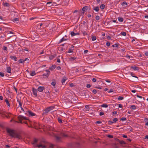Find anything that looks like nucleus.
Segmentation results:
<instances>
[{"label": "nucleus", "instance_id": "obj_1", "mask_svg": "<svg viewBox=\"0 0 148 148\" xmlns=\"http://www.w3.org/2000/svg\"><path fill=\"white\" fill-rule=\"evenodd\" d=\"M7 133L9 134V135L12 138H15L20 139L21 136L17 133L15 132V130L7 128L6 130Z\"/></svg>", "mask_w": 148, "mask_h": 148}, {"label": "nucleus", "instance_id": "obj_2", "mask_svg": "<svg viewBox=\"0 0 148 148\" xmlns=\"http://www.w3.org/2000/svg\"><path fill=\"white\" fill-rule=\"evenodd\" d=\"M18 119L19 121H14V122L16 123H20L21 124L23 123V122H22V121L23 120L25 119V120H29V121H30L29 120V119L27 118L26 117H24L22 115H19L18 116Z\"/></svg>", "mask_w": 148, "mask_h": 148}, {"label": "nucleus", "instance_id": "obj_3", "mask_svg": "<svg viewBox=\"0 0 148 148\" xmlns=\"http://www.w3.org/2000/svg\"><path fill=\"white\" fill-rule=\"evenodd\" d=\"M54 106H50L47 108L45 109L42 114V115H47V113L51 110H52L54 108Z\"/></svg>", "mask_w": 148, "mask_h": 148}, {"label": "nucleus", "instance_id": "obj_4", "mask_svg": "<svg viewBox=\"0 0 148 148\" xmlns=\"http://www.w3.org/2000/svg\"><path fill=\"white\" fill-rule=\"evenodd\" d=\"M130 74L131 75L132 77L130 78L131 80L133 82H137L138 80V77L135 76L134 74L132 72H131Z\"/></svg>", "mask_w": 148, "mask_h": 148}, {"label": "nucleus", "instance_id": "obj_5", "mask_svg": "<svg viewBox=\"0 0 148 148\" xmlns=\"http://www.w3.org/2000/svg\"><path fill=\"white\" fill-rule=\"evenodd\" d=\"M25 114L28 115L29 116H36V115L33 112L30 110L27 111Z\"/></svg>", "mask_w": 148, "mask_h": 148}, {"label": "nucleus", "instance_id": "obj_6", "mask_svg": "<svg viewBox=\"0 0 148 148\" xmlns=\"http://www.w3.org/2000/svg\"><path fill=\"white\" fill-rule=\"evenodd\" d=\"M46 71L47 72V73L46 74H43L42 75L43 78H48V76L50 74V72L48 70H46Z\"/></svg>", "mask_w": 148, "mask_h": 148}, {"label": "nucleus", "instance_id": "obj_7", "mask_svg": "<svg viewBox=\"0 0 148 148\" xmlns=\"http://www.w3.org/2000/svg\"><path fill=\"white\" fill-rule=\"evenodd\" d=\"M56 3H55L54 2L49 1L47 2L46 4L48 6L51 7V6L54 5H55Z\"/></svg>", "mask_w": 148, "mask_h": 148}, {"label": "nucleus", "instance_id": "obj_8", "mask_svg": "<svg viewBox=\"0 0 148 148\" xmlns=\"http://www.w3.org/2000/svg\"><path fill=\"white\" fill-rule=\"evenodd\" d=\"M88 7L87 6H85L82 9V11L83 12L81 13V15H83L84 14L85 12L86 11L88 10Z\"/></svg>", "mask_w": 148, "mask_h": 148}, {"label": "nucleus", "instance_id": "obj_9", "mask_svg": "<svg viewBox=\"0 0 148 148\" xmlns=\"http://www.w3.org/2000/svg\"><path fill=\"white\" fill-rule=\"evenodd\" d=\"M32 91L35 97L37 96V92H38V90L35 88L34 87L32 88Z\"/></svg>", "mask_w": 148, "mask_h": 148}, {"label": "nucleus", "instance_id": "obj_10", "mask_svg": "<svg viewBox=\"0 0 148 148\" xmlns=\"http://www.w3.org/2000/svg\"><path fill=\"white\" fill-rule=\"evenodd\" d=\"M6 72L8 73H10V74H8V75H10L11 73V68L10 66H8L7 67L6 69Z\"/></svg>", "mask_w": 148, "mask_h": 148}, {"label": "nucleus", "instance_id": "obj_11", "mask_svg": "<svg viewBox=\"0 0 148 148\" xmlns=\"http://www.w3.org/2000/svg\"><path fill=\"white\" fill-rule=\"evenodd\" d=\"M45 89L44 86H40L38 87L37 90L40 92H42Z\"/></svg>", "mask_w": 148, "mask_h": 148}, {"label": "nucleus", "instance_id": "obj_12", "mask_svg": "<svg viewBox=\"0 0 148 148\" xmlns=\"http://www.w3.org/2000/svg\"><path fill=\"white\" fill-rule=\"evenodd\" d=\"M56 140L57 142H60L61 141V138L60 137L56 135L55 136Z\"/></svg>", "mask_w": 148, "mask_h": 148}, {"label": "nucleus", "instance_id": "obj_13", "mask_svg": "<svg viewBox=\"0 0 148 148\" xmlns=\"http://www.w3.org/2000/svg\"><path fill=\"white\" fill-rule=\"evenodd\" d=\"M60 135L63 137H69V136L67 134H66L65 133L63 132L60 133Z\"/></svg>", "mask_w": 148, "mask_h": 148}, {"label": "nucleus", "instance_id": "obj_14", "mask_svg": "<svg viewBox=\"0 0 148 148\" xmlns=\"http://www.w3.org/2000/svg\"><path fill=\"white\" fill-rule=\"evenodd\" d=\"M70 34L71 36H73L77 35H79L80 34L79 33H75L73 32H70Z\"/></svg>", "mask_w": 148, "mask_h": 148}, {"label": "nucleus", "instance_id": "obj_15", "mask_svg": "<svg viewBox=\"0 0 148 148\" xmlns=\"http://www.w3.org/2000/svg\"><path fill=\"white\" fill-rule=\"evenodd\" d=\"M55 79H53L52 81H53L51 83V85L53 86L54 88H56V82L55 81Z\"/></svg>", "mask_w": 148, "mask_h": 148}, {"label": "nucleus", "instance_id": "obj_16", "mask_svg": "<svg viewBox=\"0 0 148 148\" xmlns=\"http://www.w3.org/2000/svg\"><path fill=\"white\" fill-rule=\"evenodd\" d=\"M56 65H53L50 67L49 69L50 70L52 71H53L56 68Z\"/></svg>", "mask_w": 148, "mask_h": 148}, {"label": "nucleus", "instance_id": "obj_17", "mask_svg": "<svg viewBox=\"0 0 148 148\" xmlns=\"http://www.w3.org/2000/svg\"><path fill=\"white\" fill-rule=\"evenodd\" d=\"M56 56V54H54L53 55H51L49 56V58L50 60H52Z\"/></svg>", "mask_w": 148, "mask_h": 148}, {"label": "nucleus", "instance_id": "obj_18", "mask_svg": "<svg viewBox=\"0 0 148 148\" xmlns=\"http://www.w3.org/2000/svg\"><path fill=\"white\" fill-rule=\"evenodd\" d=\"M3 5L5 7H9L10 6L9 4V3L4 2H3Z\"/></svg>", "mask_w": 148, "mask_h": 148}, {"label": "nucleus", "instance_id": "obj_19", "mask_svg": "<svg viewBox=\"0 0 148 148\" xmlns=\"http://www.w3.org/2000/svg\"><path fill=\"white\" fill-rule=\"evenodd\" d=\"M17 101L19 103V106H18V107H21V106H22V103L21 101L19 99L17 98Z\"/></svg>", "mask_w": 148, "mask_h": 148}, {"label": "nucleus", "instance_id": "obj_20", "mask_svg": "<svg viewBox=\"0 0 148 148\" xmlns=\"http://www.w3.org/2000/svg\"><path fill=\"white\" fill-rule=\"evenodd\" d=\"M10 58L12 60H14L15 61H17V59L16 56H10Z\"/></svg>", "mask_w": 148, "mask_h": 148}, {"label": "nucleus", "instance_id": "obj_21", "mask_svg": "<svg viewBox=\"0 0 148 148\" xmlns=\"http://www.w3.org/2000/svg\"><path fill=\"white\" fill-rule=\"evenodd\" d=\"M35 147H41L42 148H46V146L45 145H43L42 144H40L38 145H37L36 146H35Z\"/></svg>", "mask_w": 148, "mask_h": 148}, {"label": "nucleus", "instance_id": "obj_22", "mask_svg": "<svg viewBox=\"0 0 148 148\" xmlns=\"http://www.w3.org/2000/svg\"><path fill=\"white\" fill-rule=\"evenodd\" d=\"M5 102L7 105L9 107L10 106V104L9 103V102L8 101V99L7 98H6V99L5 100Z\"/></svg>", "mask_w": 148, "mask_h": 148}, {"label": "nucleus", "instance_id": "obj_23", "mask_svg": "<svg viewBox=\"0 0 148 148\" xmlns=\"http://www.w3.org/2000/svg\"><path fill=\"white\" fill-rule=\"evenodd\" d=\"M118 20L119 22H122L123 21V18L122 17H119L118 18Z\"/></svg>", "mask_w": 148, "mask_h": 148}, {"label": "nucleus", "instance_id": "obj_24", "mask_svg": "<svg viewBox=\"0 0 148 148\" xmlns=\"http://www.w3.org/2000/svg\"><path fill=\"white\" fill-rule=\"evenodd\" d=\"M131 68L134 71L138 70L139 69V68L137 66H132Z\"/></svg>", "mask_w": 148, "mask_h": 148}, {"label": "nucleus", "instance_id": "obj_25", "mask_svg": "<svg viewBox=\"0 0 148 148\" xmlns=\"http://www.w3.org/2000/svg\"><path fill=\"white\" fill-rule=\"evenodd\" d=\"M66 78L65 77H64L62 78V79L61 82L63 84L65 82V81H66Z\"/></svg>", "mask_w": 148, "mask_h": 148}, {"label": "nucleus", "instance_id": "obj_26", "mask_svg": "<svg viewBox=\"0 0 148 148\" xmlns=\"http://www.w3.org/2000/svg\"><path fill=\"white\" fill-rule=\"evenodd\" d=\"M36 73L35 71H33L32 72V73L30 74V75L32 76H33L36 75Z\"/></svg>", "mask_w": 148, "mask_h": 148}, {"label": "nucleus", "instance_id": "obj_27", "mask_svg": "<svg viewBox=\"0 0 148 148\" xmlns=\"http://www.w3.org/2000/svg\"><path fill=\"white\" fill-rule=\"evenodd\" d=\"M105 7V5L104 4H102L100 6V8L101 9V10H103L104 9Z\"/></svg>", "mask_w": 148, "mask_h": 148}, {"label": "nucleus", "instance_id": "obj_28", "mask_svg": "<svg viewBox=\"0 0 148 148\" xmlns=\"http://www.w3.org/2000/svg\"><path fill=\"white\" fill-rule=\"evenodd\" d=\"M93 9L96 12H98L99 10V8L98 6H96Z\"/></svg>", "mask_w": 148, "mask_h": 148}, {"label": "nucleus", "instance_id": "obj_29", "mask_svg": "<svg viewBox=\"0 0 148 148\" xmlns=\"http://www.w3.org/2000/svg\"><path fill=\"white\" fill-rule=\"evenodd\" d=\"M66 40V39L64 37H63L61 40H60L59 42V43H61L63 41Z\"/></svg>", "mask_w": 148, "mask_h": 148}, {"label": "nucleus", "instance_id": "obj_30", "mask_svg": "<svg viewBox=\"0 0 148 148\" xmlns=\"http://www.w3.org/2000/svg\"><path fill=\"white\" fill-rule=\"evenodd\" d=\"M119 142L121 144H126V143L123 140H120V141H119Z\"/></svg>", "mask_w": 148, "mask_h": 148}, {"label": "nucleus", "instance_id": "obj_31", "mask_svg": "<svg viewBox=\"0 0 148 148\" xmlns=\"http://www.w3.org/2000/svg\"><path fill=\"white\" fill-rule=\"evenodd\" d=\"M101 107L106 108L108 107V105L106 103H104L101 106Z\"/></svg>", "mask_w": 148, "mask_h": 148}, {"label": "nucleus", "instance_id": "obj_32", "mask_svg": "<svg viewBox=\"0 0 148 148\" xmlns=\"http://www.w3.org/2000/svg\"><path fill=\"white\" fill-rule=\"evenodd\" d=\"M24 62V60H23V59H20V60H19L18 61V63L20 64H21V63H23V62Z\"/></svg>", "mask_w": 148, "mask_h": 148}, {"label": "nucleus", "instance_id": "obj_33", "mask_svg": "<svg viewBox=\"0 0 148 148\" xmlns=\"http://www.w3.org/2000/svg\"><path fill=\"white\" fill-rule=\"evenodd\" d=\"M130 108L132 110H135L136 108V107L135 106L133 105L131 106Z\"/></svg>", "mask_w": 148, "mask_h": 148}, {"label": "nucleus", "instance_id": "obj_34", "mask_svg": "<svg viewBox=\"0 0 148 148\" xmlns=\"http://www.w3.org/2000/svg\"><path fill=\"white\" fill-rule=\"evenodd\" d=\"M58 121L59 123H62V120L60 119V117H58Z\"/></svg>", "mask_w": 148, "mask_h": 148}, {"label": "nucleus", "instance_id": "obj_35", "mask_svg": "<svg viewBox=\"0 0 148 148\" xmlns=\"http://www.w3.org/2000/svg\"><path fill=\"white\" fill-rule=\"evenodd\" d=\"M127 4V3L125 2H123L121 3V5L122 6H125Z\"/></svg>", "mask_w": 148, "mask_h": 148}, {"label": "nucleus", "instance_id": "obj_36", "mask_svg": "<svg viewBox=\"0 0 148 148\" xmlns=\"http://www.w3.org/2000/svg\"><path fill=\"white\" fill-rule=\"evenodd\" d=\"M76 59V58L74 57H72L71 58H69V60L70 61H73L75 60Z\"/></svg>", "mask_w": 148, "mask_h": 148}, {"label": "nucleus", "instance_id": "obj_37", "mask_svg": "<svg viewBox=\"0 0 148 148\" xmlns=\"http://www.w3.org/2000/svg\"><path fill=\"white\" fill-rule=\"evenodd\" d=\"M120 34L123 36H126V33L125 32H122Z\"/></svg>", "mask_w": 148, "mask_h": 148}, {"label": "nucleus", "instance_id": "obj_38", "mask_svg": "<svg viewBox=\"0 0 148 148\" xmlns=\"http://www.w3.org/2000/svg\"><path fill=\"white\" fill-rule=\"evenodd\" d=\"M127 120V119L126 118L124 117H123L120 119V121H126Z\"/></svg>", "mask_w": 148, "mask_h": 148}, {"label": "nucleus", "instance_id": "obj_39", "mask_svg": "<svg viewBox=\"0 0 148 148\" xmlns=\"http://www.w3.org/2000/svg\"><path fill=\"white\" fill-rule=\"evenodd\" d=\"M117 99L118 100H121L124 99V97H123L119 96Z\"/></svg>", "mask_w": 148, "mask_h": 148}, {"label": "nucleus", "instance_id": "obj_40", "mask_svg": "<svg viewBox=\"0 0 148 148\" xmlns=\"http://www.w3.org/2000/svg\"><path fill=\"white\" fill-rule=\"evenodd\" d=\"M37 142L38 140L36 138H34L33 144H35Z\"/></svg>", "mask_w": 148, "mask_h": 148}, {"label": "nucleus", "instance_id": "obj_41", "mask_svg": "<svg viewBox=\"0 0 148 148\" xmlns=\"http://www.w3.org/2000/svg\"><path fill=\"white\" fill-rule=\"evenodd\" d=\"M92 40L93 41L95 40L96 39V37L95 36H92L91 37Z\"/></svg>", "mask_w": 148, "mask_h": 148}, {"label": "nucleus", "instance_id": "obj_42", "mask_svg": "<svg viewBox=\"0 0 148 148\" xmlns=\"http://www.w3.org/2000/svg\"><path fill=\"white\" fill-rule=\"evenodd\" d=\"M75 146L77 147H79L80 146V144L79 143L76 142L75 143Z\"/></svg>", "mask_w": 148, "mask_h": 148}, {"label": "nucleus", "instance_id": "obj_43", "mask_svg": "<svg viewBox=\"0 0 148 148\" xmlns=\"http://www.w3.org/2000/svg\"><path fill=\"white\" fill-rule=\"evenodd\" d=\"M3 49L4 50H5L6 51H7V50H8V48H7V47H6L5 46H3Z\"/></svg>", "mask_w": 148, "mask_h": 148}, {"label": "nucleus", "instance_id": "obj_44", "mask_svg": "<svg viewBox=\"0 0 148 148\" xmlns=\"http://www.w3.org/2000/svg\"><path fill=\"white\" fill-rule=\"evenodd\" d=\"M118 121V119L117 118H115L113 119V121L114 123H116V122Z\"/></svg>", "mask_w": 148, "mask_h": 148}, {"label": "nucleus", "instance_id": "obj_45", "mask_svg": "<svg viewBox=\"0 0 148 148\" xmlns=\"http://www.w3.org/2000/svg\"><path fill=\"white\" fill-rule=\"evenodd\" d=\"M107 136L108 137V138H113V135H108Z\"/></svg>", "mask_w": 148, "mask_h": 148}, {"label": "nucleus", "instance_id": "obj_46", "mask_svg": "<svg viewBox=\"0 0 148 148\" xmlns=\"http://www.w3.org/2000/svg\"><path fill=\"white\" fill-rule=\"evenodd\" d=\"M4 76V73L3 72H0V76L2 77H3Z\"/></svg>", "mask_w": 148, "mask_h": 148}, {"label": "nucleus", "instance_id": "obj_47", "mask_svg": "<svg viewBox=\"0 0 148 148\" xmlns=\"http://www.w3.org/2000/svg\"><path fill=\"white\" fill-rule=\"evenodd\" d=\"M108 124L109 125H111L112 123H113L114 122L113 121H108Z\"/></svg>", "mask_w": 148, "mask_h": 148}, {"label": "nucleus", "instance_id": "obj_48", "mask_svg": "<svg viewBox=\"0 0 148 148\" xmlns=\"http://www.w3.org/2000/svg\"><path fill=\"white\" fill-rule=\"evenodd\" d=\"M137 97H138V98H141V99H142V98H143V99L144 100H145V98H144V97H143L140 96V95H137Z\"/></svg>", "mask_w": 148, "mask_h": 148}, {"label": "nucleus", "instance_id": "obj_49", "mask_svg": "<svg viewBox=\"0 0 148 148\" xmlns=\"http://www.w3.org/2000/svg\"><path fill=\"white\" fill-rule=\"evenodd\" d=\"M106 81L107 82H108L109 83L108 84V85H110L112 84L111 82L109 80H106Z\"/></svg>", "mask_w": 148, "mask_h": 148}, {"label": "nucleus", "instance_id": "obj_50", "mask_svg": "<svg viewBox=\"0 0 148 148\" xmlns=\"http://www.w3.org/2000/svg\"><path fill=\"white\" fill-rule=\"evenodd\" d=\"M19 21V18H15L12 20V21L13 22H15V21Z\"/></svg>", "mask_w": 148, "mask_h": 148}, {"label": "nucleus", "instance_id": "obj_51", "mask_svg": "<svg viewBox=\"0 0 148 148\" xmlns=\"http://www.w3.org/2000/svg\"><path fill=\"white\" fill-rule=\"evenodd\" d=\"M24 61H27V63H29V59L27 58H25L24 60Z\"/></svg>", "mask_w": 148, "mask_h": 148}, {"label": "nucleus", "instance_id": "obj_52", "mask_svg": "<svg viewBox=\"0 0 148 148\" xmlns=\"http://www.w3.org/2000/svg\"><path fill=\"white\" fill-rule=\"evenodd\" d=\"M105 25H107L108 24V22H107L106 21H104L102 22Z\"/></svg>", "mask_w": 148, "mask_h": 148}, {"label": "nucleus", "instance_id": "obj_53", "mask_svg": "<svg viewBox=\"0 0 148 148\" xmlns=\"http://www.w3.org/2000/svg\"><path fill=\"white\" fill-rule=\"evenodd\" d=\"M73 52V51L71 49H69V51L67 52L68 53H72Z\"/></svg>", "mask_w": 148, "mask_h": 148}, {"label": "nucleus", "instance_id": "obj_54", "mask_svg": "<svg viewBox=\"0 0 148 148\" xmlns=\"http://www.w3.org/2000/svg\"><path fill=\"white\" fill-rule=\"evenodd\" d=\"M9 114H11L9 113L8 114V115H4V116H5V117H6L7 118H9L10 117V116H9Z\"/></svg>", "mask_w": 148, "mask_h": 148}, {"label": "nucleus", "instance_id": "obj_55", "mask_svg": "<svg viewBox=\"0 0 148 148\" xmlns=\"http://www.w3.org/2000/svg\"><path fill=\"white\" fill-rule=\"evenodd\" d=\"M95 19L97 20H98L99 19H100V17L99 16L97 15L95 17Z\"/></svg>", "mask_w": 148, "mask_h": 148}, {"label": "nucleus", "instance_id": "obj_56", "mask_svg": "<svg viewBox=\"0 0 148 148\" xmlns=\"http://www.w3.org/2000/svg\"><path fill=\"white\" fill-rule=\"evenodd\" d=\"M92 92L93 93H94V94H96L97 92V91L95 89H94L92 90Z\"/></svg>", "mask_w": 148, "mask_h": 148}, {"label": "nucleus", "instance_id": "obj_57", "mask_svg": "<svg viewBox=\"0 0 148 148\" xmlns=\"http://www.w3.org/2000/svg\"><path fill=\"white\" fill-rule=\"evenodd\" d=\"M114 92V90L113 89H111L109 91H108V92L109 93L112 92Z\"/></svg>", "mask_w": 148, "mask_h": 148}, {"label": "nucleus", "instance_id": "obj_58", "mask_svg": "<svg viewBox=\"0 0 148 148\" xmlns=\"http://www.w3.org/2000/svg\"><path fill=\"white\" fill-rule=\"evenodd\" d=\"M106 45L108 46H110V42H107L106 43Z\"/></svg>", "mask_w": 148, "mask_h": 148}, {"label": "nucleus", "instance_id": "obj_59", "mask_svg": "<svg viewBox=\"0 0 148 148\" xmlns=\"http://www.w3.org/2000/svg\"><path fill=\"white\" fill-rule=\"evenodd\" d=\"M91 86V85H90V84H87L86 85V87L87 88H90Z\"/></svg>", "mask_w": 148, "mask_h": 148}, {"label": "nucleus", "instance_id": "obj_60", "mask_svg": "<svg viewBox=\"0 0 148 148\" xmlns=\"http://www.w3.org/2000/svg\"><path fill=\"white\" fill-rule=\"evenodd\" d=\"M97 81V79H96L93 78L92 79V81L93 82H95Z\"/></svg>", "mask_w": 148, "mask_h": 148}, {"label": "nucleus", "instance_id": "obj_61", "mask_svg": "<svg viewBox=\"0 0 148 148\" xmlns=\"http://www.w3.org/2000/svg\"><path fill=\"white\" fill-rule=\"evenodd\" d=\"M54 145L52 144H51L49 146V147L50 148H53Z\"/></svg>", "mask_w": 148, "mask_h": 148}, {"label": "nucleus", "instance_id": "obj_62", "mask_svg": "<svg viewBox=\"0 0 148 148\" xmlns=\"http://www.w3.org/2000/svg\"><path fill=\"white\" fill-rule=\"evenodd\" d=\"M75 85L73 83H71L70 84V86L71 87H74V86Z\"/></svg>", "mask_w": 148, "mask_h": 148}, {"label": "nucleus", "instance_id": "obj_63", "mask_svg": "<svg viewBox=\"0 0 148 148\" xmlns=\"http://www.w3.org/2000/svg\"><path fill=\"white\" fill-rule=\"evenodd\" d=\"M61 68L60 66H57V67H56V69L58 70H60L61 69Z\"/></svg>", "mask_w": 148, "mask_h": 148}, {"label": "nucleus", "instance_id": "obj_64", "mask_svg": "<svg viewBox=\"0 0 148 148\" xmlns=\"http://www.w3.org/2000/svg\"><path fill=\"white\" fill-rule=\"evenodd\" d=\"M114 148H119L118 146H117L116 144H115L113 146Z\"/></svg>", "mask_w": 148, "mask_h": 148}]
</instances>
